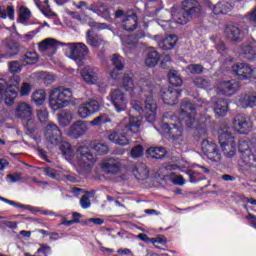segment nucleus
<instances>
[{
  "instance_id": "obj_1",
  "label": "nucleus",
  "mask_w": 256,
  "mask_h": 256,
  "mask_svg": "<svg viewBox=\"0 0 256 256\" xmlns=\"http://www.w3.org/2000/svg\"><path fill=\"white\" fill-rule=\"evenodd\" d=\"M139 129H141V118L129 116L128 122L127 118H124L116 126V130H112L109 133L108 139L111 143H115V145H121L123 147L125 145H129V137H131V135H135V133H139Z\"/></svg>"
},
{
  "instance_id": "obj_2",
  "label": "nucleus",
  "mask_w": 256,
  "mask_h": 256,
  "mask_svg": "<svg viewBox=\"0 0 256 256\" xmlns=\"http://www.w3.org/2000/svg\"><path fill=\"white\" fill-rule=\"evenodd\" d=\"M60 151L63 157H65V159L70 162L73 161L75 157H79L80 155V165H93V163H95V161L97 160L95 155H93V153L87 146H79L75 152V149H73V146H71L69 142H62L60 145Z\"/></svg>"
},
{
  "instance_id": "obj_3",
  "label": "nucleus",
  "mask_w": 256,
  "mask_h": 256,
  "mask_svg": "<svg viewBox=\"0 0 256 256\" xmlns=\"http://www.w3.org/2000/svg\"><path fill=\"white\" fill-rule=\"evenodd\" d=\"M202 11L203 8L197 0H184L182 2L181 14H172V17L175 23H178V25H187V23H189L193 17H198V15H201Z\"/></svg>"
},
{
  "instance_id": "obj_4",
  "label": "nucleus",
  "mask_w": 256,
  "mask_h": 256,
  "mask_svg": "<svg viewBox=\"0 0 256 256\" xmlns=\"http://www.w3.org/2000/svg\"><path fill=\"white\" fill-rule=\"evenodd\" d=\"M220 147L228 159L237 155V141L228 126H222L218 131Z\"/></svg>"
},
{
  "instance_id": "obj_5",
  "label": "nucleus",
  "mask_w": 256,
  "mask_h": 256,
  "mask_svg": "<svg viewBox=\"0 0 256 256\" xmlns=\"http://www.w3.org/2000/svg\"><path fill=\"white\" fill-rule=\"evenodd\" d=\"M73 97V92L70 88L57 87L50 90L49 105L53 111H59L63 107H67L69 101Z\"/></svg>"
},
{
  "instance_id": "obj_6",
  "label": "nucleus",
  "mask_w": 256,
  "mask_h": 256,
  "mask_svg": "<svg viewBox=\"0 0 256 256\" xmlns=\"http://www.w3.org/2000/svg\"><path fill=\"white\" fill-rule=\"evenodd\" d=\"M19 77L11 79V83H7V78H0V102L5 100L6 105H13L19 91Z\"/></svg>"
},
{
  "instance_id": "obj_7",
  "label": "nucleus",
  "mask_w": 256,
  "mask_h": 256,
  "mask_svg": "<svg viewBox=\"0 0 256 256\" xmlns=\"http://www.w3.org/2000/svg\"><path fill=\"white\" fill-rule=\"evenodd\" d=\"M195 110L196 108L193 107V104L183 101L178 116L174 115L170 119L171 121H177L181 126L191 127L195 125Z\"/></svg>"
},
{
  "instance_id": "obj_8",
  "label": "nucleus",
  "mask_w": 256,
  "mask_h": 256,
  "mask_svg": "<svg viewBox=\"0 0 256 256\" xmlns=\"http://www.w3.org/2000/svg\"><path fill=\"white\" fill-rule=\"evenodd\" d=\"M65 55L77 63L78 67L83 65L85 56L89 53V48L84 43H68Z\"/></svg>"
},
{
  "instance_id": "obj_9",
  "label": "nucleus",
  "mask_w": 256,
  "mask_h": 256,
  "mask_svg": "<svg viewBox=\"0 0 256 256\" xmlns=\"http://www.w3.org/2000/svg\"><path fill=\"white\" fill-rule=\"evenodd\" d=\"M108 99L111 101L116 113H123V111H127L129 100L127 99V95H125L121 89L117 88L112 90L108 95Z\"/></svg>"
},
{
  "instance_id": "obj_10",
  "label": "nucleus",
  "mask_w": 256,
  "mask_h": 256,
  "mask_svg": "<svg viewBox=\"0 0 256 256\" xmlns=\"http://www.w3.org/2000/svg\"><path fill=\"white\" fill-rule=\"evenodd\" d=\"M234 131L240 135H247L253 131V120L245 114H238L234 118Z\"/></svg>"
},
{
  "instance_id": "obj_11",
  "label": "nucleus",
  "mask_w": 256,
  "mask_h": 256,
  "mask_svg": "<svg viewBox=\"0 0 256 256\" xmlns=\"http://www.w3.org/2000/svg\"><path fill=\"white\" fill-rule=\"evenodd\" d=\"M101 109V104L95 99H90L78 106V117L80 119H87L97 113Z\"/></svg>"
},
{
  "instance_id": "obj_12",
  "label": "nucleus",
  "mask_w": 256,
  "mask_h": 256,
  "mask_svg": "<svg viewBox=\"0 0 256 256\" xmlns=\"http://www.w3.org/2000/svg\"><path fill=\"white\" fill-rule=\"evenodd\" d=\"M61 135V130L57 124L50 122L45 127L44 137L48 147L59 145V142L61 141Z\"/></svg>"
},
{
  "instance_id": "obj_13",
  "label": "nucleus",
  "mask_w": 256,
  "mask_h": 256,
  "mask_svg": "<svg viewBox=\"0 0 256 256\" xmlns=\"http://www.w3.org/2000/svg\"><path fill=\"white\" fill-rule=\"evenodd\" d=\"M232 73L240 81H253V67L247 63H236L231 66Z\"/></svg>"
},
{
  "instance_id": "obj_14",
  "label": "nucleus",
  "mask_w": 256,
  "mask_h": 256,
  "mask_svg": "<svg viewBox=\"0 0 256 256\" xmlns=\"http://www.w3.org/2000/svg\"><path fill=\"white\" fill-rule=\"evenodd\" d=\"M240 87L241 83L237 80L220 81L216 85V93L218 95H227L228 97H231V95L237 93V90L240 89Z\"/></svg>"
},
{
  "instance_id": "obj_15",
  "label": "nucleus",
  "mask_w": 256,
  "mask_h": 256,
  "mask_svg": "<svg viewBox=\"0 0 256 256\" xmlns=\"http://www.w3.org/2000/svg\"><path fill=\"white\" fill-rule=\"evenodd\" d=\"M100 70L98 67L87 65L80 70V75L82 80L87 83V85H95L99 81Z\"/></svg>"
},
{
  "instance_id": "obj_16",
  "label": "nucleus",
  "mask_w": 256,
  "mask_h": 256,
  "mask_svg": "<svg viewBox=\"0 0 256 256\" xmlns=\"http://www.w3.org/2000/svg\"><path fill=\"white\" fill-rule=\"evenodd\" d=\"M202 151L210 161H221V153H219V148H217V144L213 143V141L203 140Z\"/></svg>"
},
{
  "instance_id": "obj_17",
  "label": "nucleus",
  "mask_w": 256,
  "mask_h": 256,
  "mask_svg": "<svg viewBox=\"0 0 256 256\" xmlns=\"http://www.w3.org/2000/svg\"><path fill=\"white\" fill-rule=\"evenodd\" d=\"M163 129L165 133H168L172 138L174 145H183L185 140L183 139V129L179 124H173L172 127L169 126L167 123L163 124Z\"/></svg>"
},
{
  "instance_id": "obj_18",
  "label": "nucleus",
  "mask_w": 256,
  "mask_h": 256,
  "mask_svg": "<svg viewBox=\"0 0 256 256\" xmlns=\"http://www.w3.org/2000/svg\"><path fill=\"white\" fill-rule=\"evenodd\" d=\"M238 151L244 157L245 165H253V161L256 162L255 155L251 154V147L249 146L248 139H240L238 142Z\"/></svg>"
},
{
  "instance_id": "obj_19",
  "label": "nucleus",
  "mask_w": 256,
  "mask_h": 256,
  "mask_svg": "<svg viewBox=\"0 0 256 256\" xmlns=\"http://www.w3.org/2000/svg\"><path fill=\"white\" fill-rule=\"evenodd\" d=\"M160 95L162 97L163 102L166 103V105H176L177 99L181 97V90L171 87H163L160 90Z\"/></svg>"
},
{
  "instance_id": "obj_20",
  "label": "nucleus",
  "mask_w": 256,
  "mask_h": 256,
  "mask_svg": "<svg viewBox=\"0 0 256 256\" xmlns=\"http://www.w3.org/2000/svg\"><path fill=\"white\" fill-rule=\"evenodd\" d=\"M139 25V18L133 10H129L123 17L122 28L125 31H135Z\"/></svg>"
},
{
  "instance_id": "obj_21",
  "label": "nucleus",
  "mask_w": 256,
  "mask_h": 256,
  "mask_svg": "<svg viewBox=\"0 0 256 256\" xmlns=\"http://www.w3.org/2000/svg\"><path fill=\"white\" fill-rule=\"evenodd\" d=\"M155 39L158 43V47L163 49L164 51H171L177 45V35H169V36H155Z\"/></svg>"
},
{
  "instance_id": "obj_22",
  "label": "nucleus",
  "mask_w": 256,
  "mask_h": 256,
  "mask_svg": "<svg viewBox=\"0 0 256 256\" xmlns=\"http://www.w3.org/2000/svg\"><path fill=\"white\" fill-rule=\"evenodd\" d=\"M121 167V160L115 158L105 159L101 164V169H103V171L108 174L119 173V171H121Z\"/></svg>"
},
{
  "instance_id": "obj_23",
  "label": "nucleus",
  "mask_w": 256,
  "mask_h": 256,
  "mask_svg": "<svg viewBox=\"0 0 256 256\" xmlns=\"http://www.w3.org/2000/svg\"><path fill=\"white\" fill-rule=\"evenodd\" d=\"M33 115V107L27 102H20L14 110L17 119H29Z\"/></svg>"
},
{
  "instance_id": "obj_24",
  "label": "nucleus",
  "mask_w": 256,
  "mask_h": 256,
  "mask_svg": "<svg viewBox=\"0 0 256 256\" xmlns=\"http://www.w3.org/2000/svg\"><path fill=\"white\" fill-rule=\"evenodd\" d=\"M146 120L153 123L157 117V103L153 100V96H147L145 100Z\"/></svg>"
},
{
  "instance_id": "obj_25",
  "label": "nucleus",
  "mask_w": 256,
  "mask_h": 256,
  "mask_svg": "<svg viewBox=\"0 0 256 256\" xmlns=\"http://www.w3.org/2000/svg\"><path fill=\"white\" fill-rule=\"evenodd\" d=\"M57 45H59L57 40L46 38L38 44V51H40V53H47V51H50V55H55L57 52Z\"/></svg>"
},
{
  "instance_id": "obj_26",
  "label": "nucleus",
  "mask_w": 256,
  "mask_h": 256,
  "mask_svg": "<svg viewBox=\"0 0 256 256\" xmlns=\"http://www.w3.org/2000/svg\"><path fill=\"white\" fill-rule=\"evenodd\" d=\"M87 129V122L79 120L70 126L68 130V135L77 139V137L85 135V133H87Z\"/></svg>"
},
{
  "instance_id": "obj_27",
  "label": "nucleus",
  "mask_w": 256,
  "mask_h": 256,
  "mask_svg": "<svg viewBox=\"0 0 256 256\" xmlns=\"http://www.w3.org/2000/svg\"><path fill=\"white\" fill-rule=\"evenodd\" d=\"M112 63L115 68L110 73V76L112 77V79H114V81H119L122 75L121 71H123V68L125 67L123 65V57H121L120 55L114 54L112 56Z\"/></svg>"
},
{
  "instance_id": "obj_28",
  "label": "nucleus",
  "mask_w": 256,
  "mask_h": 256,
  "mask_svg": "<svg viewBox=\"0 0 256 256\" xmlns=\"http://www.w3.org/2000/svg\"><path fill=\"white\" fill-rule=\"evenodd\" d=\"M224 33L230 41H241L243 39V32L234 24L226 26Z\"/></svg>"
},
{
  "instance_id": "obj_29",
  "label": "nucleus",
  "mask_w": 256,
  "mask_h": 256,
  "mask_svg": "<svg viewBox=\"0 0 256 256\" xmlns=\"http://www.w3.org/2000/svg\"><path fill=\"white\" fill-rule=\"evenodd\" d=\"M143 37H145V34L141 32L138 35H130L125 37L120 36V39L122 41L124 49L127 51L128 49H135L137 41H139V39H143Z\"/></svg>"
},
{
  "instance_id": "obj_30",
  "label": "nucleus",
  "mask_w": 256,
  "mask_h": 256,
  "mask_svg": "<svg viewBox=\"0 0 256 256\" xmlns=\"http://www.w3.org/2000/svg\"><path fill=\"white\" fill-rule=\"evenodd\" d=\"M256 44H243L239 50L238 53L240 56L244 57V59H247L248 61H252V59L255 58L256 55Z\"/></svg>"
},
{
  "instance_id": "obj_31",
  "label": "nucleus",
  "mask_w": 256,
  "mask_h": 256,
  "mask_svg": "<svg viewBox=\"0 0 256 256\" xmlns=\"http://www.w3.org/2000/svg\"><path fill=\"white\" fill-rule=\"evenodd\" d=\"M238 105L243 107V109L256 107V92L241 95L238 100Z\"/></svg>"
},
{
  "instance_id": "obj_32",
  "label": "nucleus",
  "mask_w": 256,
  "mask_h": 256,
  "mask_svg": "<svg viewBox=\"0 0 256 256\" xmlns=\"http://www.w3.org/2000/svg\"><path fill=\"white\" fill-rule=\"evenodd\" d=\"M120 87L122 89L128 91L129 93H133V91H137V86H135V83L133 82V78L129 76V74H124L120 76V79H118Z\"/></svg>"
},
{
  "instance_id": "obj_33",
  "label": "nucleus",
  "mask_w": 256,
  "mask_h": 256,
  "mask_svg": "<svg viewBox=\"0 0 256 256\" xmlns=\"http://www.w3.org/2000/svg\"><path fill=\"white\" fill-rule=\"evenodd\" d=\"M87 10L92 11V13H96L97 15H102L103 17H107L109 15V8L102 2L91 4L87 7Z\"/></svg>"
},
{
  "instance_id": "obj_34",
  "label": "nucleus",
  "mask_w": 256,
  "mask_h": 256,
  "mask_svg": "<svg viewBox=\"0 0 256 256\" xmlns=\"http://www.w3.org/2000/svg\"><path fill=\"white\" fill-rule=\"evenodd\" d=\"M10 19L15 21V7L13 5L0 4V19Z\"/></svg>"
},
{
  "instance_id": "obj_35",
  "label": "nucleus",
  "mask_w": 256,
  "mask_h": 256,
  "mask_svg": "<svg viewBox=\"0 0 256 256\" xmlns=\"http://www.w3.org/2000/svg\"><path fill=\"white\" fill-rule=\"evenodd\" d=\"M136 179L140 181H145V179H148L149 177V169L147 168V165L141 163L136 166V168L133 171Z\"/></svg>"
},
{
  "instance_id": "obj_36",
  "label": "nucleus",
  "mask_w": 256,
  "mask_h": 256,
  "mask_svg": "<svg viewBox=\"0 0 256 256\" xmlns=\"http://www.w3.org/2000/svg\"><path fill=\"white\" fill-rule=\"evenodd\" d=\"M146 154L150 159H163L167 155V150L163 147H150Z\"/></svg>"
},
{
  "instance_id": "obj_37",
  "label": "nucleus",
  "mask_w": 256,
  "mask_h": 256,
  "mask_svg": "<svg viewBox=\"0 0 256 256\" xmlns=\"http://www.w3.org/2000/svg\"><path fill=\"white\" fill-rule=\"evenodd\" d=\"M231 9H233V7L229 4V2L221 1L214 6L213 13L214 15H225L227 13H230Z\"/></svg>"
},
{
  "instance_id": "obj_38",
  "label": "nucleus",
  "mask_w": 256,
  "mask_h": 256,
  "mask_svg": "<svg viewBox=\"0 0 256 256\" xmlns=\"http://www.w3.org/2000/svg\"><path fill=\"white\" fill-rule=\"evenodd\" d=\"M228 109L227 100L219 99L216 101L214 105V113H216L217 117H223L226 115Z\"/></svg>"
},
{
  "instance_id": "obj_39",
  "label": "nucleus",
  "mask_w": 256,
  "mask_h": 256,
  "mask_svg": "<svg viewBox=\"0 0 256 256\" xmlns=\"http://www.w3.org/2000/svg\"><path fill=\"white\" fill-rule=\"evenodd\" d=\"M159 59H161V56H159V52L152 50L148 52L146 56L145 65L147 67H155V65L159 63Z\"/></svg>"
},
{
  "instance_id": "obj_40",
  "label": "nucleus",
  "mask_w": 256,
  "mask_h": 256,
  "mask_svg": "<svg viewBox=\"0 0 256 256\" xmlns=\"http://www.w3.org/2000/svg\"><path fill=\"white\" fill-rule=\"evenodd\" d=\"M73 121V114L67 110L62 111L58 115V122L62 127H67Z\"/></svg>"
},
{
  "instance_id": "obj_41",
  "label": "nucleus",
  "mask_w": 256,
  "mask_h": 256,
  "mask_svg": "<svg viewBox=\"0 0 256 256\" xmlns=\"http://www.w3.org/2000/svg\"><path fill=\"white\" fill-rule=\"evenodd\" d=\"M168 80L170 85H173L174 87H181V85H183V80L181 79V76H179V73L175 70L169 71Z\"/></svg>"
},
{
  "instance_id": "obj_42",
  "label": "nucleus",
  "mask_w": 256,
  "mask_h": 256,
  "mask_svg": "<svg viewBox=\"0 0 256 256\" xmlns=\"http://www.w3.org/2000/svg\"><path fill=\"white\" fill-rule=\"evenodd\" d=\"M46 99H47V93L43 89L37 90L32 94V101H34L36 105H43Z\"/></svg>"
},
{
  "instance_id": "obj_43",
  "label": "nucleus",
  "mask_w": 256,
  "mask_h": 256,
  "mask_svg": "<svg viewBox=\"0 0 256 256\" xmlns=\"http://www.w3.org/2000/svg\"><path fill=\"white\" fill-rule=\"evenodd\" d=\"M92 149H94L98 155H107V153H109V146L99 141L93 143Z\"/></svg>"
},
{
  "instance_id": "obj_44",
  "label": "nucleus",
  "mask_w": 256,
  "mask_h": 256,
  "mask_svg": "<svg viewBox=\"0 0 256 256\" xmlns=\"http://www.w3.org/2000/svg\"><path fill=\"white\" fill-rule=\"evenodd\" d=\"M105 123H111V118H109L107 114H101L100 116L94 118L90 122V125H92L93 127H100V125H105Z\"/></svg>"
},
{
  "instance_id": "obj_45",
  "label": "nucleus",
  "mask_w": 256,
  "mask_h": 256,
  "mask_svg": "<svg viewBox=\"0 0 256 256\" xmlns=\"http://www.w3.org/2000/svg\"><path fill=\"white\" fill-rule=\"evenodd\" d=\"M22 61L25 65H35V63L39 61V56L37 55V52H27Z\"/></svg>"
},
{
  "instance_id": "obj_46",
  "label": "nucleus",
  "mask_w": 256,
  "mask_h": 256,
  "mask_svg": "<svg viewBox=\"0 0 256 256\" xmlns=\"http://www.w3.org/2000/svg\"><path fill=\"white\" fill-rule=\"evenodd\" d=\"M19 19L20 23H26V21H29V19H31V10L25 6H21L19 10Z\"/></svg>"
},
{
  "instance_id": "obj_47",
  "label": "nucleus",
  "mask_w": 256,
  "mask_h": 256,
  "mask_svg": "<svg viewBox=\"0 0 256 256\" xmlns=\"http://www.w3.org/2000/svg\"><path fill=\"white\" fill-rule=\"evenodd\" d=\"M91 31L87 32V43L88 45H91L92 47H101L103 45V39L99 37L92 36Z\"/></svg>"
},
{
  "instance_id": "obj_48",
  "label": "nucleus",
  "mask_w": 256,
  "mask_h": 256,
  "mask_svg": "<svg viewBox=\"0 0 256 256\" xmlns=\"http://www.w3.org/2000/svg\"><path fill=\"white\" fill-rule=\"evenodd\" d=\"M145 153V149L141 145H137L132 148L130 155L132 159H139V157H143V154Z\"/></svg>"
},
{
  "instance_id": "obj_49",
  "label": "nucleus",
  "mask_w": 256,
  "mask_h": 256,
  "mask_svg": "<svg viewBox=\"0 0 256 256\" xmlns=\"http://www.w3.org/2000/svg\"><path fill=\"white\" fill-rule=\"evenodd\" d=\"M186 173L190 179V183H198V181H203V179H205L201 176V173L195 172L193 170H188Z\"/></svg>"
},
{
  "instance_id": "obj_50",
  "label": "nucleus",
  "mask_w": 256,
  "mask_h": 256,
  "mask_svg": "<svg viewBox=\"0 0 256 256\" xmlns=\"http://www.w3.org/2000/svg\"><path fill=\"white\" fill-rule=\"evenodd\" d=\"M8 69L10 73L15 75V73H21L23 70V66L19 63V61H12L9 62Z\"/></svg>"
},
{
  "instance_id": "obj_51",
  "label": "nucleus",
  "mask_w": 256,
  "mask_h": 256,
  "mask_svg": "<svg viewBox=\"0 0 256 256\" xmlns=\"http://www.w3.org/2000/svg\"><path fill=\"white\" fill-rule=\"evenodd\" d=\"M7 54L1 55L0 57H4L7 59L8 57H13V55H17L19 53V46L17 44H10L7 46Z\"/></svg>"
},
{
  "instance_id": "obj_52",
  "label": "nucleus",
  "mask_w": 256,
  "mask_h": 256,
  "mask_svg": "<svg viewBox=\"0 0 256 256\" xmlns=\"http://www.w3.org/2000/svg\"><path fill=\"white\" fill-rule=\"evenodd\" d=\"M194 85H196V87H200L201 89H208V87L211 86V82L204 78H196L194 80Z\"/></svg>"
},
{
  "instance_id": "obj_53",
  "label": "nucleus",
  "mask_w": 256,
  "mask_h": 256,
  "mask_svg": "<svg viewBox=\"0 0 256 256\" xmlns=\"http://www.w3.org/2000/svg\"><path fill=\"white\" fill-rule=\"evenodd\" d=\"M170 181H172L174 185H185V178H183L182 175H177L175 173L170 174Z\"/></svg>"
},
{
  "instance_id": "obj_54",
  "label": "nucleus",
  "mask_w": 256,
  "mask_h": 256,
  "mask_svg": "<svg viewBox=\"0 0 256 256\" xmlns=\"http://www.w3.org/2000/svg\"><path fill=\"white\" fill-rule=\"evenodd\" d=\"M187 71L194 75L203 73V66H201V64H190L187 66Z\"/></svg>"
},
{
  "instance_id": "obj_55",
  "label": "nucleus",
  "mask_w": 256,
  "mask_h": 256,
  "mask_svg": "<svg viewBox=\"0 0 256 256\" xmlns=\"http://www.w3.org/2000/svg\"><path fill=\"white\" fill-rule=\"evenodd\" d=\"M31 89H33L31 84H29L27 82L22 83V86L20 88L21 97H27V95H29V93H31Z\"/></svg>"
},
{
  "instance_id": "obj_56",
  "label": "nucleus",
  "mask_w": 256,
  "mask_h": 256,
  "mask_svg": "<svg viewBox=\"0 0 256 256\" xmlns=\"http://www.w3.org/2000/svg\"><path fill=\"white\" fill-rule=\"evenodd\" d=\"M40 249L37 250V253H43L44 256L51 255V246L47 244H39Z\"/></svg>"
},
{
  "instance_id": "obj_57",
  "label": "nucleus",
  "mask_w": 256,
  "mask_h": 256,
  "mask_svg": "<svg viewBox=\"0 0 256 256\" xmlns=\"http://www.w3.org/2000/svg\"><path fill=\"white\" fill-rule=\"evenodd\" d=\"M80 205L82 209H89V207H91V200H89V196L83 195L80 199Z\"/></svg>"
},
{
  "instance_id": "obj_58",
  "label": "nucleus",
  "mask_w": 256,
  "mask_h": 256,
  "mask_svg": "<svg viewBox=\"0 0 256 256\" xmlns=\"http://www.w3.org/2000/svg\"><path fill=\"white\" fill-rule=\"evenodd\" d=\"M6 179H8L10 183H17V181L23 179V176H21L20 173L8 174Z\"/></svg>"
},
{
  "instance_id": "obj_59",
  "label": "nucleus",
  "mask_w": 256,
  "mask_h": 256,
  "mask_svg": "<svg viewBox=\"0 0 256 256\" xmlns=\"http://www.w3.org/2000/svg\"><path fill=\"white\" fill-rule=\"evenodd\" d=\"M37 117H38L40 123H45V121H47V118L49 117V112H47L45 109L38 110Z\"/></svg>"
},
{
  "instance_id": "obj_60",
  "label": "nucleus",
  "mask_w": 256,
  "mask_h": 256,
  "mask_svg": "<svg viewBox=\"0 0 256 256\" xmlns=\"http://www.w3.org/2000/svg\"><path fill=\"white\" fill-rule=\"evenodd\" d=\"M132 108L135 109V111H143V104H141V101L138 100H132L131 101Z\"/></svg>"
},
{
  "instance_id": "obj_61",
  "label": "nucleus",
  "mask_w": 256,
  "mask_h": 256,
  "mask_svg": "<svg viewBox=\"0 0 256 256\" xmlns=\"http://www.w3.org/2000/svg\"><path fill=\"white\" fill-rule=\"evenodd\" d=\"M89 223H94V225H103L105 220H103V218H90L86 221L87 225H89Z\"/></svg>"
},
{
  "instance_id": "obj_62",
  "label": "nucleus",
  "mask_w": 256,
  "mask_h": 256,
  "mask_svg": "<svg viewBox=\"0 0 256 256\" xmlns=\"http://www.w3.org/2000/svg\"><path fill=\"white\" fill-rule=\"evenodd\" d=\"M44 171H45V173H46V175L48 176V177H50L51 179H55V177H56V172H55V170L53 169V168H45L44 169Z\"/></svg>"
},
{
  "instance_id": "obj_63",
  "label": "nucleus",
  "mask_w": 256,
  "mask_h": 256,
  "mask_svg": "<svg viewBox=\"0 0 256 256\" xmlns=\"http://www.w3.org/2000/svg\"><path fill=\"white\" fill-rule=\"evenodd\" d=\"M2 223L5 225V227H8V229H17V222L3 221Z\"/></svg>"
},
{
  "instance_id": "obj_64",
  "label": "nucleus",
  "mask_w": 256,
  "mask_h": 256,
  "mask_svg": "<svg viewBox=\"0 0 256 256\" xmlns=\"http://www.w3.org/2000/svg\"><path fill=\"white\" fill-rule=\"evenodd\" d=\"M36 33L35 32H28L27 34H24L21 36V39H24V41H31L33 37H35Z\"/></svg>"
}]
</instances>
